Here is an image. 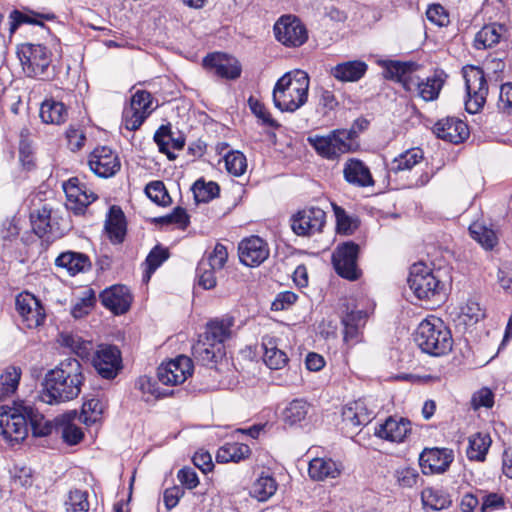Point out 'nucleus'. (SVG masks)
Wrapping results in <instances>:
<instances>
[{
    "label": "nucleus",
    "mask_w": 512,
    "mask_h": 512,
    "mask_svg": "<svg viewBox=\"0 0 512 512\" xmlns=\"http://www.w3.org/2000/svg\"><path fill=\"white\" fill-rule=\"evenodd\" d=\"M63 190L67 198L66 207L75 215L83 214L87 206L97 199V195L84 183H81L77 177L64 182Z\"/></svg>",
    "instance_id": "obj_13"
},
{
    "label": "nucleus",
    "mask_w": 512,
    "mask_h": 512,
    "mask_svg": "<svg viewBox=\"0 0 512 512\" xmlns=\"http://www.w3.org/2000/svg\"><path fill=\"white\" fill-rule=\"evenodd\" d=\"M61 343L62 345L70 348L75 354H77L80 357H84L87 353L88 343L82 341L78 336H74L71 334H62Z\"/></svg>",
    "instance_id": "obj_63"
},
{
    "label": "nucleus",
    "mask_w": 512,
    "mask_h": 512,
    "mask_svg": "<svg viewBox=\"0 0 512 512\" xmlns=\"http://www.w3.org/2000/svg\"><path fill=\"white\" fill-rule=\"evenodd\" d=\"M21 370L14 366L8 367L0 375V400L13 394L20 381Z\"/></svg>",
    "instance_id": "obj_47"
},
{
    "label": "nucleus",
    "mask_w": 512,
    "mask_h": 512,
    "mask_svg": "<svg viewBox=\"0 0 512 512\" xmlns=\"http://www.w3.org/2000/svg\"><path fill=\"white\" fill-rule=\"evenodd\" d=\"M368 69L367 64L361 60L346 61L331 68V75L341 82H356L360 80Z\"/></svg>",
    "instance_id": "obj_31"
},
{
    "label": "nucleus",
    "mask_w": 512,
    "mask_h": 512,
    "mask_svg": "<svg viewBox=\"0 0 512 512\" xmlns=\"http://www.w3.org/2000/svg\"><path fill=\"white\" fill-rule=\"evenodd\" d=\"M88 165L97 176L109 178L121 168L118 155L109 147H96L89 155Z\"/></svg>",
    "instance_id": "obj_17"
},
{
    "label": "nucleus",
    "mask_w": 512,
    "mask_h": 512,
    "mask_svg": "<svg viewBox=\"0 0 512 512\" xmlns=\"http://www.w3.org/2000/svg\"><path fill=\"white\" fill-rule=\"evenodd\" d=\"M507 29L505 25L492 23L483 26L474 37V47L478 50L489 49L500 43Z\"/></svg>",
    "instance_id": "obj_32"
},
{
    "label": "nucleus",
    "mask_w": 512,
    "mask_h": 512,
    "mask_svg": "<svg viewBox=\"0 0 512 512\" xmlns=\"http://www.w3.org/2000/svg\"><path fill=\"white\" fill-rule=\"evenodd\" d=\"M194 200L196 203H207L219 195L220 188L216 182H206L200 178L192 185Z\"/></svg>",
    "instance_id": "obj_45"
},
{
    "label": "nucleus",
    "mask_w": 512,
    "mask_h": 512,
    "mask_svg": "<svg viewBox=\"0 0 512 512\" xmlns=\"http://www.w3.org/2000/svg\"><path fill=\"white\" fill-rule=\"evenodd\" d=\"M308 473L313 480L323 481L327 478L338 477L340 469L332 459L314 458L309 463Z\"/></svg>",
    "instance_id": "obj_35"
},
{
    "label": "nucleus",
    "mask_w": 512,
    "mask_h": 512,
    "mask_svg": "<svg viewBox=\"0 0 512 512\" xmlns=\"http://www.w3.org/2000/svg\"><path fill=\"white\" fill-rule=\"evenodd\" d=\"M39 115L43 123L60 125L66 121L68 112L62 102L47 99L42 102Z\"/></svg>",
    "instance_id": "obj_36"
},
{
    "label": "nucleus",
    "mask_w": 512,
    "mask_h": 512,
    "mask_svg": "<svg viewBox=\"0 0 512 512\" xmlns=\"http://www.w3.org/2000/svg\"><path fill=\"white\" fill-rule=\"evenodd\" d=\"M132 299V295L125 285H113L100 294L103 306L116 315L126 313L131 306Z\"/></svg>",
    "instance_id": "obj_22"
},
{
    "label": "nucleus",
    "mask_w": 512,
    "mask_h": 512,
    "mask_svg": "<svg viewBox=\"0 0 512 512\" xmlns=\"http://www.w3.org/2000/svg\"><path fill=\"white\" fill-rule=\"evenodd\" d=\"M151 94L144 90H138L131 98L130 106L125 108L123 114L125 124L129 130H137L151 113Z\"/></svg>",
    "instance_id": "obj_18"
},
{
    "label": "nucleus",
    "mask_w": 512,
    "mask_h": 512,
    "mask_svg": "<svg viewBox=\"0 0 512 512\" xmlns=\"http://www.w3.org/2000/svg\"><path fill=\"white\" fill-rule=\"evenodd\" d=\"M277 487L278 484L272 476L262 474L253 483L250 495L258 501L264 502L275 494Z\"/></svg>",
    "instance_id": "obj_42"
},
{
    "label": "nucleus",
    "mask_w": 512,
    "mask_h": 512,
    "mask_svg": "<svg viewBox=\"0 0 512 512\" xmlns=\"http://www.w3.org/2000/svg\"><path fill=\"white\" fill-rule=\"evenodd\" d=\"M227 171L234 176H241L247 168L246 157L239 151L229 152L225 156Z\"/></svg>",
    "instance_id": "obj_55"
},
{
    "label": "nucleus",
    "mask_w": 512,
    "mask_h": 512,
    "mask_svg": "<svg viewBox=\"0 0 512 512\" xmlns=\"http://www.w3.org/2000/svg\"><path fill=\"white\" fill-rule=\"evenodd\" d=\"M368 314L363 310H351L342 317L344 341L355 345L362 340V329L366 325Z\"/></svg>",
    "instance_id": "obj_24"
},
{
    "label": "nucleus",
    "mask_w": 512,
    "mask_h": 512,
    "mask_svg": "<svg viewBox=\"0 0 512 512\" xmlns=\"http://www.w3.org/2000/svg\"><path fill=\"white\" fill-rule=\"evenodd\" d=\"M27 425L30 426L32 433L36 437H44L51 434L54 425L51 421L47 420L36 408L28 404Z\"/></svg>",
    "instance_id": "obj_43"
},
{
    "label": "nucleus",
    "mask_w": 512,
    "mask_h": 512,
    "mask_svg": "<svg viewBox=\"0 0 512 512\" xmlns=\"http://www.w3.org/2000/svg\"><path fill=\"white\" fill-rule=\"evenodd\" d=\"M93 366L101 377L113 379L121 369V354L115 346H101L93 357Z\"/></svg>",
    "instance_id": "obj_20"
},
{
    "label": "nucleus",
    "mask_w": 512,
    "mask_h": 512,
    "mask_svg": "<svg viewBox=\"0 0 512 512\" xmlns=\"http://www.w3.org/2000/svg\"><path fill=\"white\" fill-rule=\"evenodd\" d=\"M471 404L475 410L480 407L491 408L494 404V395L488 388H482L473 395Z\"/></svg>",
    "instance_id": "obj_64"
},
{
    "label": "nucleus",
    "mask_w": 512,
    "mask_h": 512,
    "mask_svg": "<svg viewBox=\"0 0 512 512\" xmlns=\"http://www.w3.org/2000/svg\"><path fill=\"white\" fill-rule=\"evenodd\" d=\"M262 346L264 349L263 360L270 369H281L287 364L286 353L278 349L272 339L264 340Z\"/></svg>",
    "instance_id": "obj_44"
},
{
    "label": "nucleus",
    "mask_w": 512,
    "mask_h": 512,
    "mask_svg": "<svg viewBox=\"0 0 512 512\" xmlns=\"http://www.w3.org/2000/svg\"><path fill=\"white\" fill-rule=\"evenodd\" d=\"M137 388L143 393L151 395L155 398H160L165 396L166 394L158 387L156 381L152 380V378L144 375L138 378L136 382Z\"/></svg>",
    "instance_id": "obj_62"
},
{
    "label": "nucleus",
    "mask_w": 512,
    "mask_h": 512,
    "mask_svg": "<svg viewBox=\"0 0 512 512\" xmlns=\"http://www.w3.org/2000/svg\"><path fill=\"white\" fill-rule=\"evenodd\" d=\"M465 86L468 99L465 102L467 112L477 113L485 104L488 94V85L482 69L469 67L464 69Z\"/></svg>",
    "instance_id": "obj_9"
},
{
    "label": "nucleus",
    "mask_w": 512,
    "mask_h": 512,
    "mask_svg": "<svg viewBox=\"0 0 512 512\" xmlns=\"http://www.w3.org/2000/svg\"><path fill=\"white\" fill-rule=\"evenodd\" d=\"M408 284L415 296L421 300L442 299L444 284L426 264L419 262L412 265Z\"/></svg>",
    "instance_id": "obj_7"
},
{
    "label": "nucleus",
    "mask_w": 512,
    "mask_h": 512,
    "mask_svg": "<svg viewBox=\"0 0 512 512\" xmlns=\"http://www.w3.org/2000/svg\"><path fill=\"white\" fill-rule=\"evenodd\" d=\"M169 257L168 250L156 246L153 248L146 258L148 266V279L150 274L153 273L167 258Z\"/></svg>",
    "instance_id": "obj_60"
},
{
    "label": "nucleus",
    "mask_w": 512,
    "mask_h": 512,
    "mask_svg": "<svg viewBox=\"0 0 512 512\" xmlns=\"http://www.w3.org/2000/svg\"><path fill=\"white\" fill-rule=\"evenodd\" d=\"M154 140L157 143L160 152L165 153L169 159H174L175 155L171 153L170 147L179 150L185 145V140L182 137L173 138L170 128L168 126H161L154 135Z\"/></svg>",
    "instance_id": "obj_39"
},
{
    "label": "nucleus",
    "mask_w": 512,
    "mask_h": 512,
    "mask_svg": "<svg viewBox=\"0 0 512 512\" xmlns=\"http://www.w3.org/2000/svg\"><path fill=\"white\" fill-rule=\"evenodd\" d=\"M411 431V423L405 418L389 417L375 429L376 436L391 442H402Z\"/></svg>",
    "instance_id": "obj_25"
},
{
    "label": "nucleus",
    "mask_w": 512,
    "mask_h": 512,
    "mask_svg": "<svg viewBox=\"0 0 512 512\" xmlns=\"http://www.w3.org/2000/svg\"><path fill=\"white\" fill-rule=\"evenodd\" d=\"M30 219L34 233L48 242L61 238L64 234L57 212L47 204L32 212Z\"/></svg>",
    "instance_id": "obj_11"
},
{
    "label": "nucleus",
    "mask_w": 512,
    "mask_h": 512,
    "mask_svg": "<svg viewBox=\"0 0 512 512\" xmlns=\"http://www.w3.org/2000/svg\"><path fill=\"white\" fill-rule=\"evenodd\" d=\"M492 440L486 433H476L469 438V445L466 451L470 460L484 461L491 446Z\"/></svg>",
    "instance_id": "obj_41"
},
{
    "label": "nucleus",
    "mask_w": 512,
    "mask_h": 512,
    "mask_svg": "<svg viewBox=\"0 0 512 512\" xmlns=\"http://www.w3.org/2000/svg\"><path fill=\"white\" fill-rule=\"evenodd\" d=\"M65 507L67 512H88L90 507L88 493L79 489L71 490L65 501Z\"/></svg>",
    "instance_id": "obj_49"
},
{
    "label": "nucleus",
    "mask_w": 512,
    "mask_h": 512,
    "mask_svg": "<svg viewBox=\"0 0 512 512\" xmlns=\"http://www.w3.org/2000/svg\"><path fill=\"white\" fill-rule=\"evenodd\" d=\"M423 158V151L420 148L409 149L392 160L389 170L394 173L411 170L422 162Z\"/></svg>",
    "instance_id": "obj_40"
},
{
    "label": "nucleus",
    "mask_w": 512,
    "mask_h": 512,
    "mask_svg": "<svg viewBox=\"0 0 512 512\" xmlns=\"http://www.w3.org/2000/svg\"><path fill=\"white\" fill-rule=\"evenodd\" d=\"M277 41L286 47H300L308 39L305 25L293 15L281 16L273 27Z\"/></svg>",
    "instance_id": "obj_10"
},
{
    "label": "nucleus",
    "mask_w": 512,
    "mask_h": 512,
    "mask_svg": "<svg viewBox=\"0 0 512 512\" xmlns=\"http://www.w3.org/2000/svg\"><path fill=\"white\" fill-rule=\"evenodd\" d=\"M17 54L26 76L41 80L54 77V69L51 67L52 53L44 45L22 44Z\"/></svg>",
    "instance_id": "obj_6"
},
{
    "label": "nucleus",
    "mask_w": 512,
    "mask_h": 512,
    "mask_svg": "<svg viewBox=\"0 0 512 512\" xmlns=\"http://www.w3.org/2000/svg\"><path fill=\"white\" fill-rule=\"evenodd\" d=\"M356 136L354 129H335L327 135H310L307 141L319 156L333 161L355 149L352 140Z\"/></svg>",
    "instance_id": "obj_5"
},
{
    "label": "nucleus",
    "mask_w": 512,
    "mask_h": 512,
    "mask_svg": "<svg viewBox=\"0 0 512 512\" xmlns=\"http://www.w3.org/2000/svg\"><path fill=\"white\" fill-rule=\"evenodd\" d=\"M15 307L27 328H37L44 323L45 310L39 299L33 294L29 292L20 293L15 299Z\"/></svg>",
    "instance_id": "obj_15"
},
{
    "label": "nucleus",
    "mask_w": 512,
    "mask_h": 512,
    "mask_svg": "<svg viewBox=\"0 0 512 512\" xmlns=\"http://www.w3.org/2000/svg\"><path fill=\"white\" fill-rule=\"evenodd\" d=\"M251 449L243 443H227L222 446L216 455L219 463L235 462L238 463L249 457Z\"/></svg>",
    "instance_id": "obj_38"
},
{
    "label": "nucleus",
    "mask_w": 512,
    "mask_h": 512,
    "mask_svg": "<svg viewBox=\"0 0 512 512\" xmlns=\"http://www.w3.org/2000/svg\"><path fill=\"white\" fill-rule=\"evenodd\" d=\"M228 259V251L226 246L217 243L211 252H207L200 261L208 262L212 268L221 271Z\"/></svg>",
    "instance_id": "obj_53"
},
{
    "label": "nucleus",
    "mask_w": 512,
    "mask_h": 512,
    "mask_svg": "<svg viewBox=\"0 0 512 512\" xmlns=\"http://www.w3.org/2000/svg\"><path fill=\"white\" fill-rule=\"evenodd\" d=\"M434 133L440 139L458 144L468 138L469 129L467 124L461 119L447 117L439 120L434 125Z\"/></svg>",
    "instance_id": "obj_23"
},
{
    "label": "nucleus",
    "mask_w": 512,
    "mask_h": 512,
    "mask_svg": "<svg viewBox=\"0 0 512 512\" xmlns=\"http://www.w3.org/2000/svg\"><path fill=\"white\" fill-rule=\"evenodd\" d=\"M311 405L304 399H294L282 411V420L285 424L294 426L306 420Z\"/></svg>",
    "instance_id": "obj_37"
},
{
    "label": "nucleus",
    "mask_w": 512,
    "mask_h": 512,
    "mask_svg": "<svg viewBox=\"0 0 512 512\" xmlns=\"http://www.w3.org/2000/svg\"><path fill=\"white\" fill-rule=\"evenodd\" d=\"M105 231L113 243L123 242L126 234V223L124 213L118 206H112L109 209L105 221Z\"/></svg>",
    "instance_id": "obj_34"
},
{
    "label": "nucleus",
    "mask_w": 512,
    "mask_h": 512,
    "mask_svg": "<svg viewBox=\"0 0 512 512\" xmlns=\"http://www.w3.org/2000/svg\"><path fill=\"white\" fill-rule=\"evenodd\" d=\"M55 264L58 267L65 268L72 276L86 272L91 268V261L89 257L84 253L75 251H66L61 253L56 258Z\"/></svg>",
    "instance_id": "obj_33"
},
{
    "label": "nucleus",
    "mask_w": 512,
    "mask_h": 512,
    "mask_svg": "<svg viewBox=\"0 0 512 512\" xmlns=\"http://www.w3.org/2000/svg\"><path fill=\"white\" fill-rule=\"evenodd\" d=\"M95 294L93 290H87L85 296L80 298L72 307L71 314L74 318H81L89 313L95 304Z\"/></svg>",
    "instance_id": "obj_57"
},
{
    "label": "nucleus",
    "mask_w": 512,
    "mask_h": 512,
    "mask_svg": "<svg viewBox=\"0 0 512 512\" xmlns=\"http://www.w3.org/2000/svg\"><path fill=\"white\" fill-rule=\"evenodd\" d=\"M218 269H214L208 262L199 261L196 269V277L198 284L204 289H212L217 284L216 274Z\"/></svg>",
    "instance_id": "obj_52"
},
{
    "label": "nucleus",
    "mask_w": 512,
    "mask_h": 512,
    "mask_svg": "<svg viewBox=\"0 0 512 512\" xmlns=\"http://www.w3.org/2000/svg\"><path fill=\"white\" fill-rule=\"evenodd\" d=\"M372 418V411L368 410L362 400L347 404L342 410V422L344 428L354 429L366 425Z\"/></svg>",
    "instance_id": "obj_27"
},
{
    "label": "nucleus",
    "mask_w": 512,
    "mask_h": 512,
    "mask_svg": "<svg viewBox=\"0 0 512 512\" xmlns=\"http://www.w3.org/2000/svg\"><path fill=\"white\" fill-rule=\"evenodd\" d=\"M469 232L471 237L485 249H492L497 243L495 232L480 223L471 224Z\"/></svg>",
    "instance_id": "obj_48"
},
{
    "label": "nucleus",
    "mask_w": 512,
    "mask_h": 512,
    "mask_svg": "<svg viewBox=\"0 0 512 512\" xmlns=\"http://www.w3.org/2000/svg\"><path fill=\"white\" fill-rule=\"evenodd\" d=\"M249 106L253 114L262 121V123L266 126L277 128L279 124L276 120H274L270 114V112L266 109V107L257 100L253 98L249 99Z\"/></svg>",
    "instance_id": "obj_59"
},
{
    "label": "nucleus",
    "mask_w": 512,
    "mask_h": 512,
    "mask_svg": "<svg viewBox=\"0 0 512 512\" xmlns=\"http://www.w3.org/2000/svg\"><path fill=\"white\" fill-rule=\"evenodd\" d=\"M240 261L249 267H256L269 256L267 243L258 236L242 240L238 247Z\"/></svg>",
    "instance_id": "obj_21"
},
{
    "label": "nucleus",
    "mask_w": 512,
    "mask_h": 512,
    "mask_svg": "<svg viewBox=\"0 0 512 512\" xmlns=\"http://www.w3.org/2000/svg\"><path fill=\"white\" fill-rule=\"evenodd\" d=\"M359 246L354 242H345L337 246L332 254V263L336 272L343 278L354 281L360 277L357 265Z\"/></svg>",
    "instance_id": "obj_12"
},
{
    "label": "nucleus",
    "mask_w": 512,
    "mask_h": 512,
    "mask_svg": "<svg viewBox=\"0 0 512 512\" xmlns=\"http://www.w3.org/2000/svg\"><path fill=\"white\" fill-rule=\"evenodd\" d=\"M380 65L384 69L385 78L399 82L406 91L416 92L426 102L438 99L447 77L443 71H435L421 80L414 74L418 68L414 62L383 60Z\"/></svg>",
    "instance_id": "obj_2"
},
{
    "label": "nucleus",
    "mask_w": 512,
    "mask_h": 512,
    "mask_svg": "<svg viewBox=\"0 0 512 512\" xmlns=\"http://www.w3.org/2000/svg\"><path fill=\"white\" fill-rule=\"evenodd\" d=\"M84 381L81 363L75 358L65 359L45 374L40 398L49 405L71 401L81 393Z\"/></svg>",
    "instance_id": "obj_1"
},
{
    "label": "nucleus",
    "mask_w": 512,
    "mask_h": 512,
    "mask_svg": "<svg viewBox=\"0 0 512 512\" xmlns=\"http://www.w3.org/2000/svg\"><path fill=\"white\" fill-rule=\"evenodd\" d=\"M60 429L64 442L69 445L78 444L84 436L81 428L70 422L63 423Z\"/></svg>",
    "instance_id": "obj_61"
},
{
    "label": "nucleus",
    "mask_w": 512,
    "mask_h": 512,
    "mask_svg": "<svg viewBox=\"0 0 512 512\" xmlns=\"http://www.w3.org/2000/svg\"><path fill=\"white\" fill-rule=\"evenodd\" d=\"M192 372V360L185 355H180L162 363L157 369V378L164 385H179L191 376Z\"/></svg>",
    "instance_id": "obj_14"
},
{
    "label": "nucleus",
    "mask_w": 512,
    "mask_h": 512,
    "mask_svg": "<svg viewBox=\"0 0 512 512\" xmlns=\"http://www.w3.org/2000/svg\"><path fill=\"white\" fill-rule=\"evenodd\" d=\"M28 404L0 407V435L11 443H20L28 435Z\"/></svg>",
    "instance_id": "obj_8"
},
{
    "label": "nucleus",
    "mask_w": 512,
    "mask_h": 512,
    "mask_svg": "<svg viewBox=\"0 0 512 512\" xmlns=\"http://www.w3.org/2000/svg\"><path fill=\"white\" fill-rule=\"evenodd\" d=\"M459 310L458 317L465 325H474L485 318V310L473 299H468Z\"/></svg>",
    "instance_id": "obj_46"
},
{
    "label": "nucleus",
    "mask_w": 512,
    "mask_h": 512,
    "mask_svg": "<svg viewBox=\"0 0 512 512\" xmlns=\"http://www.w3.org/2000/svg\"><path fill=\"white\" fill-rule=\"evenodd\" d=\"M414 339L424 353L436 357L450 352L453 345L450 329L435 316L427 317L420 322Z\"/></svg>",
    "instance_id": "obj_4"
},
{
    "label": "nucleus",
    "mask_w": 512,
    "mask_h": 512,
    "mask_svg": "<svg viewBox=\"0 0 512 512\" xmlns=\"http://www.w3.org/2000/svg\"><path fill=\"white\" fill-rule=\"evenodd\" d=\"M204 66L214 69L216 75L236 79L241 74V67L237 61H231L219 53L207 55L203 60Z\"/></svg>",
    "instance_id": "obj_30"
},
{
    "label": "nucleus",
    "mask_w": 512,
    "mask_h": 512,
    "mask_svg": "<svg viewBox=\"0 0 512 512\" xmlns=\"http://www.w3.org/2000/svg\"><path fill=\"white\" fill-rule=\"evenodd\" d=\"M234 319L226 316L216 318L207 323L205 331L200 336L205 338L206 341L210 340L214 344H219L224 349V342L231 337Z\"/></svg>",
    "instance_id": "obj_28"
},
{
    "label": "nucleus",
    "mask_w": 512,
    "mask_h": 512,
    "mask_svg": "<svg viewBox=\"0 0 512 512\" xmlns=\"http://www.w3.org/2000/svg\"><path fill=\"white\" fill-rule=\"evenodd\" d=\"M343 176L349 184L357 187H368L374 184L368 166L356 158H350L345 162Z\"/></svg>",
    "instance_id": "obj_26"
},
{
    "label": "nucleus",
    "mask_w": 512,
    "mask_h": 512,
    "mask_svg": "<svg viewBox=\"0 0 512 512\" xmlns=\"http://www.w3.org/2000/svg\"><path fill=\"white\" fill-rule=\"evenodd\" d=\"M225 354V350L214 342L199 336L198 341L192 346V355L205 366H214Z\"/></svg>",
    "instance_id": "obj_29"
},
{
    "label": "nucleus",
    "mask_w": 512,
    "mask_h": 512,
    "mask_svg": "<svg viewBox=\"0 0 512 512\" xmlns=\"http://www.w3.org/2000/svg\"><path fill=\"white\" fill-rule=\"evenodd\" d=\"M310 79L306 72L294 70L283 75L273 89V102L282 112H295L308 99Z\"/></svg>",
    "instance_id": "obj_3"
},
{
    "label": "nucleus",
    "mask_w": 512,
    "mask_h": 512,
    "mask_svg": "<svg viewBox=\"0 0 512 512\" xmlns=\"http://www.w3.org/2000/svg\"><path fill=\"white\" fill-rule=\"evenodd\" d=\"M325 223V211L318 207H310L292 217L291 228L298 236H310L321 232Z\"/></svg>",
    "instance_id": "obj_16"
},
{
    "label": "nucleus",
    "mask_w": 512,
    "mask_h": 512,
    "mask_svg": "<svg viewBox=\"0 0 512 512\" xmlns=\"http://www.w3.org/2000/svg\"><path fill=\"white\" fill-rule=\"evenodd\" d=\"M421 498L423 504L433 510L444 509L450 504L447 495L433 488L424 489L421 493Z\"/></svg>",
    "instance_id": "obj_50"
},
{
    "label": "nucleus",
    "mask_w": 512,
    "mask_h": 512,
    "mask_svg": "<svg viewBox=\"0 0 512 512\" xmlns=\"http://www.w3.org/2000/svg\"><path fill=\"white\" fill-rule=\"evenodd\" d=\"M394 478L397 484L402 488H413L421 479L415 467L406 465L400 466L394 471Z\"/></svg>",
    "instance_id": "obj_51"
},
{
    "label": "nucleus",
    "mask_w": 512,
    "mask_h": 512,
    "mask_svg": "<svg viewBox=\"0 0 512 512\" xmlns=\"http://www.w3.org/2000/svg\"><path fill=\"white\" fill-rule=\"evenodd\" d=\"M454 459L448 448H425L419 456V464L424 474L444 473Z\"/></svg>",
    "instance_id": "obj_19"
},
{
    "label": "nucleus",
    "mask_w": 512,
    "mask_h": 512,
    "mask_svg": "<svg viewBox=\"0 0 512 512\" xmlns=\"http://www.w3.org/2000/svg\"><path fill=\"white\" fill-rule=\"evenodd\" d=\"M103 412V404L98 399H90L83 403L80 421L85 424L96 422Z\"/></svg>",
    "instance_id": "obj_54"
},
{
    "label": "nucleus",
    "mask_w": 512,
    "mask_h": 512,
    "mask_svg": "<svg viewBox=\"0 0 512 512\" xmlns=\"http://www.w3.org/2000/svg\"><path fill=\"white\" fill-rule=\"evenodd\" d=\"M146 195L155 203L165 205L170 197L161 181H152L145 188Z\"/></svg>",
    "instance_id": "obj_56"
},
{
    "label": "nucleus",
    "mask_w": 512,
    "mask_h": 512,
    "mask_svg": "<svg viewBox=\"0 0 512 512\" xmlns=\"http://www.w3.org/2000/svg\"><path fill=\"white\" fill-rule=\"evenodd\" d=\"M332 207L336 217L337 231L342 234H351L356 227L353 220L340 206L332 204Z\"/></svg>",
    "instance_id": "obj_58"
}]
</instances>
